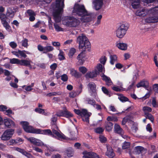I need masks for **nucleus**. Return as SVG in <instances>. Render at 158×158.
Here are the masks:
<instances>
[{
	"mask_svg": "<svg viewBox=\"0 0 158 158\" xmlns=\"http://www.w3.org/2000/svg\"><path fill=\"white\" fill-rule=\"evenodd\" d=\"M25 52V51H21L20 50H19V55L22 57H23L24 58H25L27 57V56L26 54L24 53V52Z\"/></svg>",
	"mask_w": 158,
	"mask_h": 158,
	"instance_id": "nucleus-57",
	"label": "nucleus"
},
{
	"mask_svg": "<svg viewBox=\"0 0 158 158\" xmlns=\"http://www.w3.org/2000/svg\"><path fill=\"white\" fill-rule=\"evenodd\" d=\"M146 118L149 119L152 123L154 122V118L152 115L148 113L145 112L144 114Z\"/></svg>",
	"mask_w": 158,
	"mask_h": 158,
	"instance_id": "nucleus-32",
	"label": "nucleus"
},
{
	"mask_svg": "<svg viewBox=\"0 0 158 158\" xmlns=\"http://www.w3.org/2000/svg\"><path fill=\"white\" fill-rule=\"evenodd\" d=\"M74 15L80 17V20L82 23H88L92 21L94 16L93 14L89 13L84 5L75 3L72 11Z\"/></svg>",
	"mask_w": 158,
	"mask_h": 158,
	"instance_id": "nucleus-1",
	"label": "nucleus"
},
{
	"mask_svg": "<svg viewBox=\"0 0 158 158\" xmlns=\"http://www.w3.org/2000/svg\"><path fill=\"white\" fill-rule=\"evenodd\" d=\"M6 15L9 17L12 18L14 16V12L11 9H8Z\"/></svg>",
	"mask_w": 158,
	"mask_h": 158,
	"instance_id": "nucleus-33",
	"label": "nucleus"
},
{
	"mask_svg": "<svg viewBox=\"0 0 158 158\" xmlns=\"http://www.w3.org/2000/svg\"><path fill=\"white\" fill-rule=\"evenodd\" d=\"M28 40L27 39H25L23 40H22V46L24 47L27 48L28 46Z\"/></svg>",
	"mask_w": 158,
	"mask_h": 158,
	"instance_id": "nucleus-48",
	"label": "nucleus"
},
{
	"mask_svg": "<svg viewBox=\"0 0 158 158\" xmlns=\"http://www.w3.org/2000/svg\"><path fill=\"white\" fill-rule=\"evenodd\" d=\"M114 131L115 133L119 135H122L123 133V131L120 125L117 124H115L114 126Z\"/></svg>",
	"mask_w": 158,
	"mask_h": 158,
	"instance_id": "nucleus-19",
	"label": "nucleus"
},
{
	"mask_svg": "<svg viewBox=\"0 0 158 158\" xmlns=\"http://www.w3.org/2000/svg\"><path fill=\"white\" fill-rule=\"evenodd\" d=\"M45 51H44V53H47L48 52L53 51L54 48L51 46H47L44 47Z\"/></svg>",
	"mask_w": 158,
	"mask_h": 158,
	"instance_id": "nucleus-34",
	"label": "nucleus"
},
{
	"mask_svg": "<svg viewBox=\"0 0 158 158\" xmlns=\"http://www.w3.org/2000/svg\"><path fill=\"white\" fill-rule=\"evenodd\" d=\"M55 6L57 9L55 11L60 15L61 12L63 10L64 6H62V5H59V7H57L56 5H55Z\"/></svg>",
	"mask_w": 158,
	"mask_h": 158,
	"instance_id": "nucleus-41",
	"label": "nucleus"
},
{
	"mask_svg": "<svg viewBox=\"0 0 158 158\" xmlns=\"http://www.w3.org/2000/svg\"><path fill=\"white\" fill-rule=\"evenodd\" d=\"M33 145L37 146H42L45 145L42 141L38 139H37L35 140Z\"/></svg>",
	"mask_w": 158,
	"mask_h": 158,
	"instance_id": "nucleus-36",
	"label": "nucleus"
},
{
	"mask_svg": "<svg viewBox=\"0 0 158 158\" xmlns=\"http://www.w3.org/2000/svg\"><path fill=\"white\" fill-rule=\"evenodd\" d=\"M116 45L119 49L122 50H127V46L126 44L118 43V42H117L116 43Z\"/></svg>",
	"mask_w": 158,
	"mask_h": 158,
	"instance_id": "nucleus-20",
	"label": "nucleus"
},
{
	"mask_svg": "<svg viewBox=\"0 0 158 158\" xmlns=\"http://www.w3.org/2000/svg\"><path fill=\"white\" fill-rule=\"evenodd\" d=\"M145 8L137 10L136 11V15L139 16H145V14L144 13L145 12Z\"/></svg>",
	"mask_w": 158,
	"mask_h": 158,
	"instance_id": "nucleus-31",
	"label": "nucleus"
},
{
	"mask_svg": "<svg viewBox=\"0 0 158 158\" xmlns=\"http://www.w3.org/2000/svg\"><path fill=\"white\" fill-rule=\"evenodd\" d=\"M70 71L71 75L76 78H79L81 76V74L80 73L73 69H70Z\"/></svg>",
	"mask_w": 158,
	"mask_h": 158,
	"instance_id": "nucleus-24",
	"label": "nucleus"
},
{
	"mask_svg": "<svg viewBox=\"0 0 158 158\" xmlns=\"http://www.w3.org/2000/svg\"><path fill=\"white\" fill-rule=\"evenodd\" d=\"M107 151L106 152V155L110 158H112L114 156V154L112 148L110 146L107 147Z\"/></svg>",
	"mask_w": 158,
	"mask_h": 158,
	"instance_id": "nucleus-22",
	"label": "nucleus"
},
{
	"mask_svg": "<svg viewBox=\"0 0 158 158\" xmlns=\"http://www.w3.org/2000/svg\"><path fill=\"white\" fill-rule=\"evenodd\" d=\"M57 116L59 117H63L66 118H70L73 116V114L67 109L66 107L64 108V110H60L56 113Z\"/></svg>",
	"mask_w": 158,
	"mask_h": 158,
	"instance_id": "nucleus-8",
	"label": "nucleus"
},
{
	"mask_svg": "<svg viewBox=\"0 0 158 158\" xmlns=\"http://www.w3.org/2000/svg\"><path fill=\"white\" fill-rule=\"evenodd\" d=\"M145 21L147 23H155L158 22V17H149L145 19Z\"/></svg>",
	"mask_w": 158,
	"mask_h": 158,
	"instance_id": "nucleus-21",
	"label": "nucleus"
},
{
	"mask_svg": "<svg viewBox=\"0 0 158 158\" xmlns=\"http://www.w3.org/2000/svg\"><path fill=\"white\" fill-rule=\"evenodd\" d=\"M153 89L155 92L158 93V84H154L153 85Z\"/></svg>",
	"mask_w": 158,
	"mask_h": 158,
	"instance_id": "nucleus-64",
	"label": "nucleus"
},
{
	"mask_svg": "<svg viewBox=\"0 0 158 158\" xmlns=\"http://www.w3.org/2000/svg\"><path fill=\"white\" fill-rule=\"evenodd\" d=\"M15 150L20 152L23 155L26 156L27 158H33V156L30 153L27 152L25 150L23 149H22L18 147H15Z\"/></svg>",
	"mask_w": 158,
	"mask_h": 158,
	"instance_id": "nucleus-13",
	"label": "nucleus"
},
{
	"mask_svg": "<svg viewBox=\"0 0 158 158\" xmlns=\"http://www.w3.org/2000/svg\"><path fill=\"white\" fill-rule=\"evenodd\" d=\"M59 59L60 60H63L65 59V58L63 52H60V53L58 54Z\"/></svg>",
	"mask_w": 158,
	"mask_h": 158,
	"instance_id": "nucleus-50",
	"label": "nucleus"
},
{
	"mask_svg": "<svg viewBox=\"0 0 158 158\" xmlns=\"http://www.w3.org/2000/svg\"><path fill=\"white\" fill-rule=\"evenodd\" d=\"M77 42L79 44V48L82 51H85L86 49L89 50L90 43L87 37L83 34L79 36L77 38Z\"/></svg>",
	"mask_w": 158,
	"mask_h": 158,
	"instance_id": "nucleus-2",
	"label": "nucleus"
},
{
	"mask_svg": "<svg viewBox=\"0 0 158 158\" xmlns=\"http://www.w3.org/2000/svg\"><path fill=\"white\" fill-rule=\"evenodd\" d=\"M104 131V129L101 127H98L95 129L96 133L98 134H101Z\"/></svg>",
	"mask_w": 158,
	"mask_h": 158,
	"instance_id": "nucleus-46",
	"label": "nucleus"
},
{
	"mask_svg": "<svg viewBox=\"0 0 158 158\" xmlns=\"http://www.w3.org/2000/svg\"><path fill=\"white\" fill-rule=\"evenodd\" d=\"M107 58L105 56H102L100 59L99 60L100 63L103 64H104L106 61Z\"/></svg>",
	"mask_w": 158,
	"mask_h": 158,
	"instance_id": "nucleus-55",
	"label": "nucleus"
},
{
	"mask_svg": "<svg viewBox=\"0 0 158 158\" xmlns=\"http://www.w3.org/2000/svg\"><path fill=\"white\" fill-rule=\"evenodd\" d=\"M32 149L33 150H35V151L37 152L43 153V151L42 150L37 147L33 146Z\"/></svg>",
	"mask_w": 158,
	"mask_h": 158,
	"instance_id": "nucleus-60",
	"label": "nucleus"
},
{
	"mask_svg": "<svg viewBox=\"0 0 158 158\" xmlns=\"http://www.w3.org/2000/svg\"><path fill=\"white\" fill-rule=\"evenodd\" d=\"M131 5L134 9H137L139 8L140 5L139 3H136L134 2H131Z\"/></svg>",
	"mask_w": 158,
	"mask_h": 158,
	"instance_id": "nucleus-63",
	"label": "nucleus"
},
{
	"mask_svg": "<svg viewBox=\"0 0 158 158\" xmlns=\"http://www.w3.org/2000/svg\"><path fill=\"white\" fill-rule=\"evenodd\" d=\"M31 132L32 133L42 134V130L40 129L33 128V130H31Z\"/></svg>",
	"mask_w": 158,
	"mask_h": 158,
	"instance_id": "nucleus-39",
	"label": "nucleus"
},
{
	"mask_svg": "<svg viewBox=\"0 0 158 158\" xmlns=\"http://www.w3.org/2000/svg\"><path fill=\"white\" fill-rule=\"evenodd\" d=\"M53 133L59 137V138L63 139H65V137L63 134H61L58 132L56 130L53 129L52 132Z\"/></svg>",
	"mask_w": 158,
	"mask_h": 158,
	"instance_id": "nucleus-27",
	"label": "nucleus"
},
{
	"mask_svg": "<svg viewBox=\"0 0 158 158\" xmlns=\"http://www.w3.org/2000/svg\"><path fill=\"white\" fill-rule=\"evenodd\" d=\"M85 51H82L77 57V59L78 60V63L80 65H82L85 61L86 54Z\"/></svg>",
	"mask_w": 158,
	"mask_h": 158,
	"instance_id": "nucleus-11",
	"label": "nucleus"
},
{
	"mask_svg": "<svg viewBox=\"0 0 158 158\" xmlns=\"http://www.w3.org/2000/svg\"><path fill=\"white\" fill-rule=\"evenodd\" d=\"M76 52V49L73 48H71L69 50V52L68 53V55L70 58H72L73 56Z\"/></svg>",
	"mask_w": 158,
	"mask_h": 158,
	"instance_id": "nucleus-35",
	"label": "nucleus"
},
{
	"mask_svg": "<svg viewBox=\"0 0 158 158\" xmlns=\"http://www.w3.org/2000/svg\"><path fill=\"white\" fill-rule=\"evenodd\" d=\"M86 101L87 102V103L91 105L94 106L95 105L96 102L95 100L93 99H91L89 98H87L86 99Z\"/></svg>",
	"mask_w": 158,
	"mask_h": 158,
	"instance_id": "nucleus-38",
	"label": "nucleus"
},
{
	"mask_svg": "<svg viewBox=\"0 0 158 158\" xmlns=\"http://www.w3.org/2000/svg\"><path fill=\"white\" fill-rule=\"evenodd\" d=\"M129 27V24L126 22L120 23L116 31V35L119 38H123L126 34Z\"/></svg>",
	"mask_w": 158,
	"mask_h": 158,
	"instance_id": "nucleus-3",
	"label": "nucleus"
},
{
	"mask_svg": "<svg viewBox=\"0 0 158 158\" xmlns=\"http://www.w3.org/2000/svg\"><path fill=\"white\" fill-rule=\"evenodd\" d=\"M64 0H56L55 5H56L57 7H59V5H61L60 3L61 2V5H62V6H64Z\"/></svg>",
	"mask_w": 158,
	"mask_h": 158,
	"instance_id": "nucleus-42",
	"label": "nucleus"
},
{
	"mask_svg": "<svg viewBox=\"0 0 158 158\" xmlns=\"http://www.w3.org/2000/svg\"><path fill=\"white\" fill-rule=\"evenodd\" d=\"M27 12L29 16L35 15L34 12L31 10H28Z\"/></svg>",
	"mask_w": 158,
	"mask_h": 158,
	"instance_id": "nucleus-62",
	"label": "nucleus"
},
{
	"mask_svg": "<svg viewBox=\"0 0 158 158\" xmlns=\"http://www.w3.org/2000/svg\"><path fill=\"white\" fill-rule=\"evenodd\" d=\"M79 70L82 73L84 74L87 72V69L85 67L82 66L79 68Z\"/></svg>",
	"mask_w": 158,
	"mask_h": 158,
	"instance_id": "nucleus-54",
	"label": "nucleus"
},
{
	"mask_svg": "<svg viewBox=\"0 0 158 158\" xmlns=\"http://www.w3.org/2000/svg\"><path fill=\"white\" fill-rule=\"evenodd\" d=\"M37 139H36L33 137H30L29 138H27V140L29 141L30 143L31 144H34V143H35V140Z\"/></svg>",
	"mask_w": 158,
	"mask_h": 158,
	"instance_id": "nucleus-49",
	"label": "nucleus"
},
{
	"mask_svg": "<svg viewBox=\"0 0 158 158\" xmlns=\"http://www.w3.org/2000/svg\"><path fill=\"white\" fill-rule=\"evenodd\" d=\"M88 86L91 91L90 95L95 99L97 96L96 84L93 82H91L88 84Z\"/></svg>",
	"mask_w": 158,
	"mask_h": 158,
	"instance_id": "nucleus-9",
	"label": "nucleus"
},
{
	"mask_svg": "<svg viewBox=\"0 0 158 158\" xmlns=\"http://www.w3.org/2000/svg\"><path fill=\"white\" fill-rule=\"evenodd\" d=\"M57 115L56 114H55L53 115L52 118H51V122L53 123H55L56 122L57 120Z\"/></svg>",
	"mask_w": 158,
	"mask_h": 158,
	"instance_id": "nucleus-61",
	"label": "nucleus"
},
{
	"mask_svg": "<svg viewBox=\"0 0 158 158\" xmlns=\"http://www.w3.org/2000/svg\"><path fill=\"white\" fill-rule=\"evenodd\" d=\"M61 80L65 82L68 80V76L66 74H63L61 76Z\"/></svg>",
	"mask_w": 158,
	"mask_h": 158,
	"instance_id": "nucleus-52",
	"label": "nucleus"
},
{
	"mask_svg": "<svg viewBox=\"0 0 158 158\" xmlns=\"http://www.w3.org/2000/svg\"><path fill=\"white\" fill-rule=\"evenodd\" d=\"M103 0H95L93 2L94 8L97 10L101 9L102 6Z\"/></svg>",
	"mask_w": 158,
	"mask_h": 158,
	"instance_id": "nucleus-16",
	"label": "nucleus"
},
{
	"mask_svg": "<svg viewBox=\"0 0 158 158\" xmlns=\"http://www.w3.org/2000/svg\"><path fill=\"white\" fill-rule=\"evenodd\" d=\"M79 93L78 94L76 91H72L71 93L69 94V97L70 98H75L77 95L79 94Z\"/></svg>",
	"mask_w": 158,
	"mask_h": 158,
	"instance_id": "nucleus-43",
	"label": "nucleus"
},
{
	"mask_svg": "<svg viewBox=\"0 0 158 158\" xmlns=\"http://www.w3.org/2000/svg\"><path fill=\"white\" fill-rule=\"evenodd\" d=\"M5 113L6 115H8L10 117H11V115H10V114H14V112H13L12 110L10 109L6 110Z\"/></svg>",
	"mask_w": 158,
	"mask_h": 158,
	"instance_id": "nucleus-53",
	"label": "nucleus"
},
{
	"mask_svg": "<svg viewBox=\"0 0 158 158\" xmlns=\"http://www.w3.org/2000/svg\"><path fill=\"white\" fill-rule=\"evenodd\" d=\"M53 19L56 23H58L61 21V17L60 16L53 17Z\"/></svg>",
	"mask_w": 158,
	"mask_h": 158,
	"instance_id": "nucleus-59",
	"label": "nucleus"
},
{
	"mask_svg": "<svg viewBox=\"0 0 158 158\" xmlns=\"http://www.w3.org/2000/svg\"><path fill=\"white\" fill-rule=\"evenodd\" d=\"M83 153L85 155L83 156V158H100L98 155L93 152H85Z\"/></svg>",
	"mask_w": 158,
	"mask_h": 158,
	"instance_id": "nucleus-15",
	"label": "nucleus"
},
{
	"mask_svg": "<svg viewBox=\"0 0 158 158\" xmlns=\"http://www.w3.org/2000/svg\"><path fill=\"white\" fill-rule=\"evenodd\" d=\"M102 90L104 94L106 95L109 96V97H110V96L109 94V92L106 87L104 86H102Z\"/></svg>",
	"mask_w": 158,
	"mask_h": 158,
	"instance_id": "nucleus-45",
	"label": "nucleus"
},
{
	"mask_svg": "<svg viewBox=\"0 0 158 158\" xmlns=\"http://www.w3.org/2000/svg\"><path fill=\"white\" fill-rule=\"evenodd\" d=\"M156 0H143V2L145 5L149 6L150 5L149 4L153 2Z\"/></svg>",
	"mask_w": 158,
	"mask_h": 158,
	"instance_id": "nucleus-47",
	"label": "nucleus"
},
{
	"mask_svg": "<svg viewBox=\"0 0 158 158\" xmlns=\"http://www.w3.org/2000/svg\"><path fill=\"white\" fill-rule=\"evenodd\" d=\"M143 110L144 112V114H145V112L149 113L151 112L152 111V108L148 106H144L143 109Z\"/></svg>",
	"mask_w": 158,
	"mask_h": 158,
	"instance_id": "nucleus-44",
	"label": "nucleus"
},
{
	"mask_svg": "<svg viewBox=\"0 0 158 158\" xmlns=\"http://www.w3.org/2000/svg\"><path fill=\"white\" fill-rule=\"evenodd\" d=\"M129 143L128 142H125L122 146V148L123 149H127L129 148Z\"/></svg>",
	"mask_w": 158,
	"mask_h": 158,
	"instance_id": "nucleus-58",
	"label": "nucleus"
},
{
	"mask_svg": "<svg viewBox=\"0 0 158 158\" xmlns=\"http://www.w3.org/2000/svg\"><path fill=\"white\" fill-rule=\"evenodd\" d=\"M110 63L112 65H114V62L117 61V57L116 55H111L110 56Z\"/></svg>",
	"mask_w": 158,
	"mask_h": 158,
	"instance_id": "nucleus-30",
	"label": "nucleus"
},
{
	"mask_svg": "<svg viewBox=\"0 0 158 158\" xmlns=\"http://www.w3.org/2000/svg\"><path fill=\"white\" fill-rule=\"evenodd\" d=\"M54 27L55 30L57 31H59L62 30V28L60 27L57 23L54 24Z\"/></svg>",
	"mask_w": 158,
	"mask_h": 158,
	"instance_id": "nucleus-51",
	"label": "nucleus"
},
{
	"mask_svg": "<svg viewBox=\"0 0 158 158\" xmlns=\"http://www.w3.org/2000/svg\"><path fill=\"white\" fill-rule=\"evenodd\" d=\"M35 112L42 114H44L45 113L44 109H40V108H36L35 109Z\"/></svg>",
	"mask_w": 158,
	"mask_h": 158,
	"instance_id": "nucleus-56",
	"label": "nucleus"
},
{
	"mask_svg": "<svg viewBox=\"0 0 158 158\" xmlns=\"http://www.w3.org/2000/svg\"><path fill=\"white\" fill-rule=\"evenodd\" d=\"M101 76L102 77V80L105 81L107 86H110L113 83L110 77L105 75L104 73L102 75H101Z\"/></svg>",
	"mask_w": 158,
	"mask_h": 158,
	"instance_id": "nucleus-18",
	"label": "nucleus"
},
{
	"mask_svg": "<svg viewBox=\"0 0 158 158\" xmlns=\"http://www.w3.org/2000/svg\"><path fill=\"white\" fill-rule=\"evenodd\" d=\"M6 17L5 14H0V19L2 24L6 30H9L11 29V27L6 21Z\"/></svg>",
	"mask_w": 158,
	"mask_h": 158,
	"instance_id": "nucleus-10",
	"label": "nucleus"
},
{
	"mask_svg": "<svg viewBox=\"0 0 158 158\" xmlns=\"http://www.w3.org/2000/svg\"><path fill=\"white\" fill-rule=\"evenodd\" d=\"M55 6L57 9L55 11L60 15L61 12L63 10L64 6H62V5H59V7H57L56 5H55Z\"/></svg>",
	"mask_w": 158,
	"mask_h": 158,
	"instance_id": "nucleus-40",
	"label": "nucleus"
},
{
	"mask_svg": "<svg viewBox=\"0 0 158 158\" xmlns=\"http://www.w3.org/2000/svg\"><path fill=\"white\" fill-rule=\"evenodd\" d=\"M65 152L66 153L67 156L69 157L72 156L73 154V149L71 148H69L66 149L65 151Z\"/></svg>",
	"mask_w": 158,
	"mask_h": 158,
	"instance_id": "nucleus-29",
	"label": "nucleus"
},
{
	"mask_svg": "<svg viewBox=\"0 0 158 158\" xmlns=\"http://www.w3.org/2000/svg\"><path fill=\"white\" fill-rule=\"evenodd\" d=\"M149 83L148 81L142 80L137 84L136 86L138 88L143 87L147 89L149 87Z\"/></svg>",
	"mask_w": 158,
	"mask_h": 158,
	"instance_id": "nucleus-17",
	"label": "nucleus"
},
{
	"mask_svg": "<svg viewBox=\"0 0 158 158\" xmlns=\"http://www.w3.org/2000/svg\"><path fill=\"white\" fill-rule=\"evenodd\" d=\"M42 134L50 135L52 136H54L53 133L50 129L42 130Z\"/></svg>",
	"mask_w": 158,
	"mask_h": 158,
	"instance_id": "nucleus-28",
	"label": "nucleus"
},
{
	"mask_svg": "<svg viewBox=\"0 0 158 158\" xmlns=\"http://www.w3.org/2000/svg\"><path fill=\"white\" fill-rule=\"evenodd\" d=\"M113 124L110 122H106L105 124V130L106 131L110 132L112 130Z\"/></svg>",
	"mask_w": 158,
	"mask_h": 158,
	"instance_id": "nucleus-23",
	"label": "nucleus"
},
{
	"mask_svg": "<svg viewBox=\"0 0 158 158\" xmlns=\"http://www.w3.org/2000/svg\"><path fill=\"white\" fill-rule=\"evenodd\" d=\"M21 124L23 126V127L24 130L26 132L29 133H31V130H33V127L31 126H29V123L25 121L21 122Z\"/></svg>",
	"mask_w": 158,
	"mask_h": 158,
	"instance_id": "nucleus-12",
	"label": "nucleus"
},
{
	"mask_svg": "<svg viewBox=\"0 0 158 158\" xmlns=\"http://www.w3.org/2000/svg\"><path fill=\"white\" fill-rule=\"evenodd\" d=\"M74 112L77 114L80 115L82 120L87 123L89 122V117L91 115V113L88 112L85 109H82L81 111L78 109H74Z\"/></svg>",
	"mask_w": 158,
	"mask_h": 158,
	"instance_id": "nucleus-4",
	"label": "nucleus"
},
{
	"mask_svg": "<svg viewBox=\"0 0 158 158\" xmlns=\"http://www.w3.org/2000/svg\"><path fill=\"white\" fill-rule=\"evenodd\" d=\"M97 71L87 73L86 75V77L87 78H93L96 77L98 75Z\"/></svg>",
	"mask_w": 158,
	"mask_h": 158,
	"instance_id": "nucleus-25",
	"label": "nucleus"
},
{
	"mask_svg": "<svg viewBox=\"0 0 158 158\" xmlns=\"http://www.w3.org/2000/svg\"><path fill=\"white\" fill-rule=\"evenodd\" d=\"M118 99L121 102H123L129 101V99L127 97L123 96V94L120 95L119 97H118Z\"/></svg>",
	"mask_w": 158,
	"mask_h": 158,
	"instance_id": "nucleus-37",
	"label": "nucleus"
},
{
	"mask_svg": "<svg viewBox=\"0 0 158 158\" xmlns=\"http://www.w3.org/2000/svg\"><path fill=\"white\" fill-rule=\"evenodd\" d=\"M10 62L11 64H17L22 66H28L30 69H32V66L31 64V61L27 60H19V59L13 58L10 59Z\"/></svg>",
	"mask_w": 158,
	"mask_h": 158,
	"instance_id": "nucleus-5",
	"label": "nucleus"
},
{
	"mask_svg": "<svg viewBox=\"0 0 158 158\" xmlns=\"http://www.w3.org/2000/svg\"><path fill=\"white\" fill-rule=\"evenodd\" d=\"M3 123L5 127L8 128H10L12 126H15L14 122L10 118L4 119L3 120Z\"/></svg>",
	"mask_w": 158,
	"mask_h": 158,
	"instance_id": "nucleus-14",
	"label": "nucleus"
},
{
	"mask_svg": "<svg viewBox=\"0 0 158 158\" xmlns=\"http://www.w3.org/2000/svg\"><path fill=\"white\" fill-rule=\"evenodd\" d=\"M14 129H9L6 130L1 137V139L3 141H6L9 139L14 133Z\"/></svg>",
	"mask_w": 158,
	"mask_h": 158,
	"instance_id": "nucleus-7",
	"label": "nucleus"
},
{
	"mask_svg": "<svg viewBox=\"0 0 158 158\" xmlns=\"http://www.w3.org/2000/svg\"><path fill=\"white\" fill-rule=\"evenodd\" d=\"M67 19L68 20L66 23L70 27H76L79 25L81 23L80 20L73 16L68 17Z\"/></svg>",
	"mask_w": 158,
	"mask_h": 158,
	"instance_id": "nucleus-6",
	"label": "nucleus"
},
{
	"mask_svg": "<svg viewBox=\"0 0 158 158\" xmlns=\"http://www.w3.org/2000/svg\"><path fill=\"white\" fill-rule=\"evenodd\" d=\"M144 149V148L140 146H136L135 147L134 152L136 155L142 153Z\"/></svg>",
	"mask_w": 158,
	"mask_h": 158,
	"instance_id": "nucleus-26",
	"label": "nucleus"
}]
</instances>
